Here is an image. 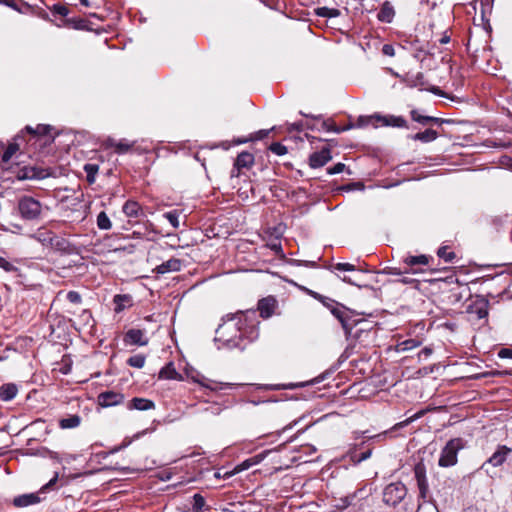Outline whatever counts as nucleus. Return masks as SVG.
I'll use <instances>...</instances> for the list:
<instances>
[{
	"label": "nucleus",
	"instance_id": "obj_1",
	"mask_svg": "<svg viewBox=\"0 0 512 512\" xmlns=\"http://www.w3.org/2000/svg\"><path fill=\"white\" fill-rule=\"evenodd\" d=\"M255 317V311H247L245 314L232 317L231 319L220 325L216 330L218 339L224 341L229 345H237V339H241L244 337L253 340L258 335L257 330L253 325L249 329L243 328L242 322L243 320L245 322H247L248 320H254Z\"/></svg>",
	"mask_w": 512,
	"mask_h": 512
},
{
	"label": "nucleus",
	"instance_id": "obj_2",
	"mask_svg": "<svg viewBox=\"0 0 512 512\" xmlns=\"http://www.w3.org/2000/svg\"><path fill=\"white\" fill-rule=\"evenodd\" d=\"M43 205L37 199L24 195L18 200V211L25 220H37L41 216Z\"/></svg>",
	"mask_w": 512,
	"mask_h": 512
},
{
	"label": "nucleus",
	"instance_id": "obj_3",
	"mask_svg": "<svg viewBox=\"0 0 512 512\" xmlns=\"http://www.w3.org/2000/svg\"><path fill=\"white\" fill-rule=\"evenodd\" d=\"M463 447L462 439L454 438L449 440L441 451L438 461L441 467H451L457 463L458 451Z\"/></svg>",
	"mask_w": 512,
	"mask_h": 512
},
{
	"label": "nucleus",
	"instance_id": "obj_4",
	"mask_svg": "<svg viewBox=\"0 0 512 512\" xmlns=\"http://www.w3.org/2000/svg\"><path fill=\"white\" fill-rule=\"evenodd\" d=\"M512 454V448L506 445H498L494 453L481 465L480 469L492 476L490 468L502 466Z\"/></svg>",
	"mask_w": 512,
	"mask_h": 512
},
{
	"label": "nucleus",
	"instance_id": "obj_5",
	"mask_svg": "<svg viewBox=\"0 0 512 512\" xmlns=\"http://www.w3.org/2000/svg\"><path fill=\"white\" fill-rule=\"evenodd\" d=\"M407 488L402 482L388 484L383 490V502L389 506L398 505L406 496Z\"/></svg>",
	"mask_w": 512,
	"mask_h": 512
},
{
	"label": "nucleus",
	"instance_id": "obj_6",
	"mask_svg": "<svg viewBox=\"0 0 512 512\" xmlns=\"http://www.w3.org/2000/svg\"><path fill=\"white\" fill-rule=\"evenodd\" d=\"M385 71L387 73H391L395 77L400 78L401 81H403L410 87H423L424 86V76L421 72H418V71H416V72H413V71L400 72V71H395L390 67L385 68Z\"/></svg>",
	"mask_w": 512,
	"mask_h": 512
},
{
	"label": "nucleus",
	"instance_id": "obj_7",
	"mask_svg": "<svg viewBox=\"0 0 512 512\" xmlns=\"http://www.w3.org/2000/svg\"><path fill=\"white\" fill-rule=\"evenodd\" d=\"M374 118L378 122H381L382 126H391V127H404V126H406V120L403 117H401V116H393V115L380 116V115H375ZM372 119H373V117H371V118L360 117L358 119V126L359 127L366 126Z\"/></svg>",
	"mask_w": 512,
	"mask_h": 512
},
{
	"label": "nucleus",
	"instance_id": "obj_8",
	"mask_svg": "<svg viewBox=\"0 0 512 512\" xmlns=\"http://www.w3.org/2000/svg\"><path fill=\"white\" fill-rule=\"evenodd\" d=\"M331 313L340 321L347 335L350 334L353 326H355L359 322H350V311L346 309L343 305H340L339 303L332 307Z\"/></svg>",
	"mask_w": 512,
	"mask_h": 512
},
{
	"label": "nucleus",
	"instance_id": "obj_9",
	"mask_svg": "<svg viewBox=\"0 0 512 512\" xmlns=\"http://www.w3.org/2000/svg\"><path fill=\"white\" fill-rule=\"evenodd\" d=\"M124 399L125 397L122 393L113 390H107L101 392L98 395L97 402L101 407L107 408L120 405L123 403Z\"/></svg>",
	"mask_w": 512,
	"mask_h": 512
},
{
	"label": "nucleus",
	"instance_id": "obj_10",
	"mask_svg": "<svg viewBox=\"0 0 512 512\" xmlns=\"http://www.w3.org/2000/svg\"><path fill=\"white\" fill-rule=\"evenodd\" d=\"M415 478L417 480V486L419 489V497L424 500L426 503L428 496H429V487H428V481L425 475V469L417 465L415 467Z\"/></svg>",
	"mask_w": 512,
	"mask_h": 512
},
{
	"label": "nucleus",
	"instance_id": "obj_11",
	"mask_svg": "<svg viewBox=\"0 0 512 512\" xmlns=\"http://www.w3.org/2000/svg\"><path fill=\"white\" fill-rule=\"evenodd\" d=\"M331 150L328 147L312 153L309 157V164L312 168H320L331 160Z\"/></svg>",
	"mask_w": 512,
	"mask_h": 512
},
{
	"label": "nucleus",
	"instance_id": "obj_12",
	"mask_svg": "<svg viewBox=\"0 0 512 512\" xmlns=\"http://www.w3.org/2000/svg\"><path fill=\"white\" fill-rule=\"evenodd\" d=\"M49 176V172L46 169L37 167H24L19 170L17 177L20 180L26 179H44Z\"/></svg>",
	"mask_w": 512,
	"mask_h": 512
},
{
	"label": "nucleus",
	"instance_id": "obj_13",
	"mask_svg": "<svg viewBox=\"0 0 512 512\" xmlns=\"http://www.w3.org/2000/svg\"><path fill=\"white\" fill-rule=\"evenodd\" d=\"M276 305L277 301L272 296L261 299L258 302V310L260 312V316L264 319L271 317L274 313Z\"/></svg>",
	"mask_w": 512,
	"mask_h": 512
},
{
	"label": "nucleus",
	"instance_id": "obj_14",
	"mask_svg": "<svg viewBox=\"0 0 512 512\" xmlns=\"http://www.w3.org/2000/svg\"><path fill=\"white\" fill-rule=\"evenodd\" d=\"M125 341L132 345L145 346L148 344V338L145 331L141 329H130L125 334Z\"/></svg>",
	"mask_w": 512,
	"mask_h": 512
},
{
	"label": "nucleus",
	"instance_id": "obj_15",
	"mask_svg": "<svg viewBox=\"0 0 512 512\" xmlns=\"http://www.w3.org/2000/svg\"><path fill=\"white\" fill-rule=\"evenodd\" d=\"M429 262V258L426 255H418V256H408L404 259V263L407 266H410L409 269H405V273L417 274L422 270L413 268L416 265H427Z\"/></svg>",
	"mask_w": 512,
	"mask_h": 512
},
{
	"label": "nucleus",
	"instance_id": "obj_16",
	"mask_svg": "<svg viewBox=\"0 0 512 512\" xmlns=\"http://www.w3.org/2000/svg\"><path fill=\"white\" fill-rule=\"evenodd\" d=\"M127 408L129 410L147 411L154 409L155 403L150 399L134 397L128 402Z\"/></svg>",
	"mask_w": 512,
	"mask_h": 512
},
{
	"label": "nucleus",
	"instance_id": "obj_17",
	"mask_svg": "<svg viewBox=\"0 0 512 512\" xmlns=\"http://www.w3.org/2000/svg\"><path fill=\"white\" fill-rule=\"evenodd\" d=\"M40 502V497L36 493L22 494L13 499L16 507H27Z\"/></svg>",
	"mask_w": 512,
	"mask_h": 512
},
{
	"label": "nucleus",
	"instance_id": "obj_18",
	"mask_svg": "<svg viewBox=\"0 0 512 512\" xmlns=\"http://www.w3.org/2000/svg\"><path fill=\"white\" fill-rule=\"evenodd\" d=\"M122 211L129 218L137 219L143 216V210L140 204L133 200L126 201L123 205Z\"/></svg>",
	"mask_w": 512,
	"mask_h": 512
},
{
	"label": "nucleus",
	"instance_id": "obj_19",
	"mask_svg": "<svg viewBox=\"0 0 512 512\" xmlns=\"http://www.w3.org/2000/svg\"><path fill=\"white\" fill-rule=\"evenodd\" d=\"M181 269V261L177 258H171L166 262H163L157 266L156 270L159 274H165L167 272H176Z\"/></svg>",
	"mask_w": 512,
	"mask_h": 512
},
{
	"label": "nucleus",
	"instance_id": "obj_20",
	"mask_svg": "<svg viewBox=\"0 0 512 512\" xmlns=\"http://www.w3.org/2000/svg\"><path fill=\"white\" fill-rule=\"evenodd\" d=\"M115 312L120 313L126 308L132 306V297L127 294H118L114 296Z\"/></svg>",
	"mask_w": 512,
	"mask_h": 512
},
{
	"label": "nucleus",
	"instance_id": "obj_21",
	"mask_svg": "<svg viewBox=\"0 0 512 512\" xmlns=\"http://www.w3.org/2000/svg\"><path fill=\"white\" fill-rule=\"evenodd\" d=\"M394 15L395 11L393 6L389 2H385L380 8L377 18L381 22L390 23L393 20Z\"/></svg>",
	"mask_w": 512,
	"mask_h": 512
},
{
	"label": "nucleus",
	"instance_id": "obj_22",
	"mask_svg": "<svg viewBox=\"0 0 512 512\" xmlns=\"http://www.w3.org/2000/svg\"><path fill=\"white\" fill-rule=\"evenodd\" d=\"M193 380L195 382L199 383L202 387H205V388L213 390V391L218 390V389H224V388L230 386L229 383H216V382L209 380L201 375H199L197 377H193Z\"/></svg>",
	"mask_w": 512,
	"mask_h": 512
},
{
	"label": "nucleus",
	"instance_id": "obj_23",
	"mask_svg": "<svg viewBox=\"0 0 512 512\" xmlns=\"http://www.w3.org/2000/svg\"><path fill=\"white\" fill-rule=\"evenodd\" d=\"M18 393V388L13 383H7L0 388V399L3 401H10L15 398Z\"/></svg>",
	"mask_w": 512,
	"mask_h": 512
},
{
	"label": "nucleus",
	"instance_id": "obj_24",
	"mask_svg": "<svg viewBox=\"0 0 512 512\" xmlns=\"http://www.w3.org/2000/svg\"><path fill=\"white\" fill-rule=\"evenodd\" d=\"M234 163L237 169L250 168L254 164V156L249 152H241Z\"/></svg>",
	"mask_w": 512,
	"mask_h": 512
},
{
	"label": "nucleus",
	"instance_id": "obj_25",
	"mask_svg": "<svg viewBox=\"0 0 512 512\" xmlns=\"http://www.w3.org/2000/svg\"><path fill=\"white\" fill-rule=\"evenodd\" d=\"M264 455L263 454H258V455H255L249 459H246L244 460L243 462L239 463L236 467H235V472L236 473H239V472H242L244 470H247L249 468H251L252 466H255L257 464H259L263 459H264Z\"/></svg>",
	"mask_w": 512,
	"mask_h": 512
},
{
	"label": "nucleus",
	"instance_id": "obj_26",
	"mask_svg": "<svg viewBox=\"0 0 512 512\" xmlns=\"http://www.w3.org/2000/svg\"><path fill=\"white\" fill-rule=\"evenodd\" d=\"M108 143L109 146L113 147L115 149V152L118 154H124L134 146V142H129L124 139L119 141L109 139Z\"/></svg>",
	"mask_w": 512,
	"mask_h": 512
},
{
	"label": "nucleus",
	"instance_id": "obj_27",
	"mask_svg": "<svg viewBox=\"0 0 512 512\" xmlns=\"http://www.w3.org/2000/svg\"><path fill=\"white\" fill-rule=\"evenodd\" d=\"M32 237L43 245H53L54 234L51 231L45 229H39Z\"/></svg>",
	"mask_w": 512,
	"mask_h": 512
},
{
	"label": "nucleus",
	"instance_id": "obj_28",
	"mask_svg": "<svg viewBox=\"0 0 512 512\" xmlns=\"http://www.w3.org/2000/svg\"><path fill=\"white\" fill-rule=\"evenodd\" d=\"M81 417L79 415H70L67 418H62L59 420V426L61 429H73L80 425Z\"/></svg>",
	"mask_w": 512,
	"mask_h": 512
},
{
	"label": "nucleus",
	"instance_id": "obj_29",
	"mask_svg": "<svg viewBox=\"0 0 512 512\" xmlns=\"http://www.w3.org/2000/svg\"><path fill=\"white\" fill-rule=\"evenodd\" d=\"M437 136H438L437 131H435L433 129H426L423 132L416 133L412 138L414 140L428 143V142L434 141L437 138Z\"/></svg>",
	"mask_w": 512,
	"mask_h": 512
},
{
	"label": "nucleus",
	"instance_id": "obj_30",
	"mask_svg": "<svg viewBox=\"0 0 512 512\" xmlns=\"http://www.w3.org/2000/svg\"><path fill=\"white\" fill-rule=\"evenodd\" d=\"M424 414H425V410H420L417 413L413 414L412 416L408 417L407 419H405V420H403V421H401L399 423H396L391 428V430L402 429V428L408 426L409 424H411L412 422L416 421L417 419L421 418Z\"/></svg>",
	"mask_w": 512,
	"mask_h": 512
},
{
	"label": "nucleus",
	"instance_id": "obj_31",
	"mask_svg": "<svg viewBox=\"0 0 512 512\" xmlns=\"http://www.w3.org/2000/svg\"><path fill=\"white\" fill-rule=\"evenodd\" d=\"M178 372L174 368L172 363L167 364L159 372V377L163 379H176Z\"/></svg>",
	"mask_w": 512,
	"mask_h": 512
},
{
	"label": "nucleus",
	"instance_id": "obj_32",
	"mask_svg": "<svg viewBox=\"0 0 512 512\" xmlns=\"http://www.w3.org/2000/svg\"><path fill=\"white\" fill-rule=\"evenodd\" d=\"M421 343L415 339H407L397 344V351L405 352L418 347Z\"/></svg>",
	"mask_w": 512,
	"mask_h": 512
},
{
	"label": "nucleus",
	"instance_id": "obj_33",
	"mask_svg": "<svg viewBox=\"0 0 512 512\" xmlns=\"http://www.w3.org/2000/svg\"><path fill=\"white\" fill-rule=\"evenodd\" d=\"M412 119L416 122L426 124L428 122L441 123L443 122L441 119L431 116H422L417 111L413 110L411 112Z\"/></svg>",
	"mask_w": 512,
	"mask_h": 512
},
{
	"label": "nucleus",
	"instance_id": "obj_34",
	"mask_svg": "<svg viewBox=\"0 0 512 512\" xmlns=\"http://www.w3.org/2000/svg\"><path fill=\"white\" fill-rule=\"evenodd\" d=\"M97 226L101 230H109L112 227V223L104 211L100 212L97 216Z\"/></svg>",
	"mask_w": 512,
	"mask_h": 512
},
{
	"label": "nucleus",
	"instance_id": "obj_35",
	"mask_svg": "<svg viewBox=\"0 0 512 512\" xmlns=\"http://www.w3.org/2000/svg\"><path fill=\"white\" fill-rule=\"evenodd\" d=\"M179 216L180 212L178 210L168 211L163 214V217L169 221L174 229L179 228Z\"/></svg>",
	"mask_w": 512,
	"mask_h": 512
},
{
	"label": "nucleus",
	"instance_id": "obj_36",
	"mask_svg": "<svg viewBox=\"0 0 512 512\" xmlns=\"http://www.w3.org/2000/svg\"><path fill=\"white\" fill-rule=\"evenodd\" d=\"M317 15L321 17L334 18L340 15V11L335 8L320 7L317 9Z\"/></svg>",
	"mask_w": 512,
	"mask_h": 512
},
{
	"label": "nucleus",
	"instance_id": "obj_37",
	"mask_svg": "<svg viewBox=\"0 0 512 512\" xmlns=\"http://www.w3.org/2000/svg\"><path fill=\"white\" fill-rule=\"evenodd\" d=\"M222 407L219 404L213 403L209 406H206L203 409L199 410V413L211 415V416H217L220 415L222 412Z\"/></svg>",
	"mask_w": 512,
	"mask_h": 512
},
{
	"label": "nucleus",
	"instance_id": "obj_38",
	"mask_svg": "<svg viewBox=\"0 0 512 512\" xmlns=\"http://www.w3.org/2000/svg\"><path fill=\"white\" fill-rule=\"evenodd\" d=\"M205 499L201 494H194L193 496V504L192 511L193 512H201L205 506Z\"/></svg>",
	"mask_w": 512,
	"mask_h": 512
},
{
	"label": "nucleus",
	"instance_id": "obj_39",
	"mask_svg": "<svg viewBox=\"0 0 512 512\" xmlns=\"http://www.w3.org/2000/svg\"><path fill=\"white\" fill-rule=\"evenodd\" d=\"M98 165L96 164H85L84 170L87 173V180L90 183H93L95 181V176L98 172Z\"/></svg>",
	"mask_w": 512,
	"mask_h": 512
},
{
	"label": "nucleus",
	"instance_id": "obj_40",
	"mask_svg": "<svg viewBox=\"0 0 512 512\" xmlns=\"http://www.w3.org/2000/svg\"><path fill=\"white\" fill-rule=\"evenodd\" d=\"M127 363L131 367L142 368L145 364V357L140 354L134 355L127 360Z\"/></svg>",
	"mask_w": 512,
	"mask_h": 512
},
{
	"label": "nucleus",
	"instance_id": "obj_41",
	"mask_svg": "<svg viewBox=\"0 0 512 512\" xmlns=\"http://www.w3.org/2000/svg\"><path fill=\"white\" fill-rule=\"evenodd\" d=\"M307 291H308V292H309V294H310V295H312L315 299L320 300V301L323 303V305H324V306H326V307H327L328 309H330V310L332 309V307H333L334 305H336V304H337L334 300L329 299V298H327V297H324V296H322V295H320V294H318V293H316V292H313V291H310V290H307Z\"/></svg>",
	"mask_w": 512,
	"mask_h": 512
},
{
	"label": "nucleus",
	"instance_id": "obj_42",
	"mask_svg": "<svg viewBox=\"0 0 512 512\" xmlns=\"http://www.w3.org/2000/svg\"><path fill=\"white\" fill-rule=\"evenodd\" d=\"M437 255L448 263L452 262L456 256L454 252H448L447 247H440L437 251Z\"/></svg>",
	"mask_w": 512,
	"mask_h": 512
},
{
	"label": "nucleus",
	"instance_id": "obj_43",
	"mask_svg": "<svg viewBox=\"0 0 512 512\" xmlns=\"http://www.w3.org/2000/svg\"><path fill=\"white\" fill-rule=\"evenodd\" d=\"M19 147L16 143L10 144L2 155V161L8 162L12 156L18 151Z\"/></svg>",
	"mask_w": 512,
	"mask_h": 512
},
{
	"label": "nucleus",
	"instance_id": "obj_44",
	"mask_svg": "<svg viewBox=\"0 0 512 512\" xmlns=\"http://www.w3.org/2000/svg\"><path fill=\"white\" fill-rule=\"evenodd\" d=\"M270 150L279 156L285 155L287 153L286 146L282 145L279 142L272 143L270 146Z\"/></svg>",
	"mask_w": 512,
	"mask_h": 512
},
{
	"label": "nucleus",
	"instance_id": "obj_45",
	"mask_svg": "<svg viewBox=\"0 0 512 512\" xmlns=\"http://www.w3.org/2000/svg\"><path fill=\"white\" fill-rule=\"evenodd\" d=\"M48 129H49V126H46V125H38L35 129H33L32 127L30 126H27L26 127V130L29 132V133H32V134H39V135H45L48 133Z\"/></svg>",
	"mask_w": 512,
	"mask_h": 512
},
{
	"label": "nucleus",
	"instance_id": "obj_46",
	"mask_svg": "<svg viewBox=\"0 0 512 512\" xmlns=\"http://www.w3.org/2000/svg\"><path fill=\"white\" fill-rule=\"evenodd\" d=\"M372 454V450L369 449L367 450L366 452H363L361 453L359 456H356V455H351V460L355 463V464H358L364 460H367L368 458H370Z\"/></svg>",
	"mask_w": 512,
	"mask_h": 512
},
{
	"label": "nucleus",
	"instance_id": "obj_47",
	"mask_svg": "<svg viewBox=\"0 0 512 512\" xmlns=\"http://www.w3.org/2000/svg\"><path fill=\"white\" fill-rule=\"evenodd\" d=\"M322 127L324 130L328 132H334V133H340L342 131H345L347 128H339L335 126L333 123L324 121L322 124Z\"/></svg>",
	"mask_w": 512,
	"mask_h": 512
},
{
	"label": "nucleus",
	"instance_id": "obj_48",
	"mask_svg": "<svg viewBox=\"0 0 512 512\" xmlns=\"http://www.w3.org/2000/svg\"><path fill=\"white\" fill-rule=\"evenodd\" d=\"M416 512H439L437 507L431 503L419 504Z\"/></svg>",
	"mask_w": 512,
	"mask_h": 512
},
{
	"label": "nucleus",
	"instance_id": "obj_49",
	"mask_svg": "<svg viewBox=\"0 0 512 512\" xmlns=\"http://www.w3.org/2000/svg\"><path fill=\"white\" fill-rule=\"evenodd\" d=\"M333 270L337 271H354L355 266L350 263H336L333 265Z\"/></svg>",
	"mask_w": 512,
	"mask_h": 512
},
{
	"label": "nucleus",
	"instance_id": "obj_50",
	"mask_svg": "<svg viewBox=\"0 0 512 512\" xmlns=\"http://www.w3.org/2000/svg\"><path fill=\"white\" fill-rule=\"evenodd\" d=\"M299 386L300 385H298V384L289 383V384L268 385L266 388L270 389V390H280V389H294Z\"/></svg>",
	"mask_w": 512,
	"mask_h": 512
},
{
	"label": "nucleus",
	"instance_id": "obj_51",
	"mask_svg": "<svg viewBox=\"0 0 512 512\" xmlns=\"http://www.w3.org/2000/svg\"><path fill=\"white\" fill-rule=\"evenodd\" d=\"M66 298L73 304H79L82 300L81 295L76 291H69L66 295Z\"/></svg>",
	"mask_w": 512,
	"mask_h": 512
},
{
	"label": "nucleus",
	"instance_id": "obj_52",
	"mask_svg": "<svg viewBox=\"0 0 512 512\" xmlns=\"http://www.w3.org/2000/svg\"><path fill=\"white\" fill-rule=\"evenodd\" d=\"M0 268L4 269L6 272H14L17 270V268L7 261L5 258L0 256Z\"/></svg>",
	"mask_w": 512,
	"mask_h": 512
},
{
	"label": "nucleus",
	"instance_id": "obj_53",
	"mask_svg": "<svg viewBox=\"0 0 512 512\" xmlns=\"http://www.w3.org/2000/svg\"><path fill=\"white\" fill-rule=\"evenodd\" d=\"M344 169H345V164L339 162V163L335 164L333 167L329 168L328 173L331 175L339 174V173L343 172Z\"/></svg>",
	"mask_w": 512,
	"mask_h": 512
},
{
	"label": "nucleus",
	"instance_id": "obj_54",
	"mask_svg": "<svg viewBox=\"0 0 512 512\" xmlns=\"http://www.w3.org/2000/svg\"><path fill=\"white\" fill-rule=\"evenodd\" d=\"M382 53L386 56H394L396 54V49L391 44H385L382 47Z\"/></svg>",
	"mask_w": 512,
	"mask_h": 512
},
{
	"label": "nucleus",
	"instance_id": "obj_55",
	"mask_svg": "<svg viewBox=\"0 0 512 512\" xmlns=\"http://www.w3.org/2000/svg\"><path fill=\"white\" fill-rule=\"evenodd\" d=\"M498 357L501 359H512V349L502 348L498 351Z\"/></svg>",
	"mask_w": 512,
	"mask_h": 512
},
{
	"label": "nucleus",
	"instance_id": "obj_56",
	"mask_svg": "<svg viewBox=\"0 0 512 512\" xmlns=\"http://www.w3.org/2000/svg\"><path fill=\"white\" fill-rule=\"evenodd\" d=\"M268 247L273 250L276 254H280L282 252L281 243L278 241H274L268 244Z\"/></svg>",
	"mask_w": 512,
	"mask_h": 512
},
{
	"label": "nucleus",
	"instance_id": "obj_57",
	"mask_svg": "<svg viewBox=\"0 0 512 512\" xmlns=\"http://www.w3.org/2000/svg\"><path fill=\"white\" fill-rule=\"evenodd\" d=\"M54 10L57 14H59L61 16H67L68 12H69L68 8L63 5H55Z\"/></svg>",
	"mask_w": 512,
	"mask_h": 512
},
{
	"label": "nucleus",
	"instance_id": "obj_58",
	"mask_svg": "<svg viewBox=\"0 0 512 512\" xmlns=\"http://www.w3.org/2000/svg\"><path fill=\"white\" fill-rule=\"evenodd\" d=\"M58 477H59V474L56 472L54 477L48 482L46 483L42 488L41 490L42 491H45L47 489H49L50 487H52L58 480Z\"/></svg>",
	"mask_w": 512,
	"mask_h": 512
},
{
	"label": "nucleus",
	"instance_id": "obj_59",
	"mask_svg": "<svg viewBox=\"0 0 512 512\" xmlns=\"http://www.w3.org/2000/svg\"><path fill=\"white\" fill-rule=\"evenodd\" d=\"M431 354H432V349L429 347H425L419 352L418 356H419V358L427 359Z\"/></svg>",
	"mask_w": 512,
	"mask_h": 512
},
{
	"label": "nucleus",
	"instance_id": "obj_60",
	"mask_svg": "<svg viewBox=\"0 0 512 512\" xmlns=\"http://www.w3.org/2000/svg\"><path fill=\"white\" fill-rule=\"evenodd\" d=\"M240 170H241V169H237V166H236V164L234 163L233 168H232L231 173H230L231 177H232V178H233V177H238V176L240 175Z\"/></svg>",
	"mask_w": 512,
	"mask_h": 512
},
{
	"label": "nucleus",
	"instance_id": "obj_61",
	"mask_svg": "<svg viewBox=\"0 0 512 512\" xmlns=\"http://www.w3.org/2000/svg\"><path fill=\"white\" fill-rule=\"evenodd\" d=\"M387 433H388V431H384L382 433H379L377 435L369 437V439H378V440H380V439H383L387 435Z\"/></svg>",
	"mask_w": 512,
	"mask_h": 512
},
{
	"label": "nucleus",
	"instance_id": "obj_62",
	"mask_svg": "<svg viewBox=\"0 0 512 512\" xmlns=\"http://www.w3.org/2000/svg\"><path fill=\"white\" fill-rule=\"evenodd\" d=\"M387 273L392 274V275H400L402 273V271L398 268H390L389 271H387ZM403 273H405V272L403 271Z\"/></svg>",
	"mask_w": 512,
	"mask_h": 512
},
{
	"label": "nucleus",
	"instance_id": "obj_63",
	"mask_svg": "<svg viewBox=\"0 0 512 512\" xmlns=\"http://www.w3.org/2000/svg\"><path fill=\"white\" fill-rule=\"evenodd\" d=\"M257 134L258 139H262L269 134V130H260Z\"/></svg>",
	"mask_w": 512,
	"mask_h": 512
},
{
	"label": "nucleus",
	"instance_id": "obj_64",
	"mask_svg": "<svg viewBox=\"0 0 512 512\" xmlns=\"http://www.w3.org/2000/svg\"><path fill=\"white\" fill-rule=\"evenodd\" d=\"M365 433H366L365 431H355V432L353 433V434H354V438H355V439H358V438H360V437L364 436V435H365Z\"/></svg>",
	"mask_w": 512,
	"mask_h": 512
}]
</instances>
